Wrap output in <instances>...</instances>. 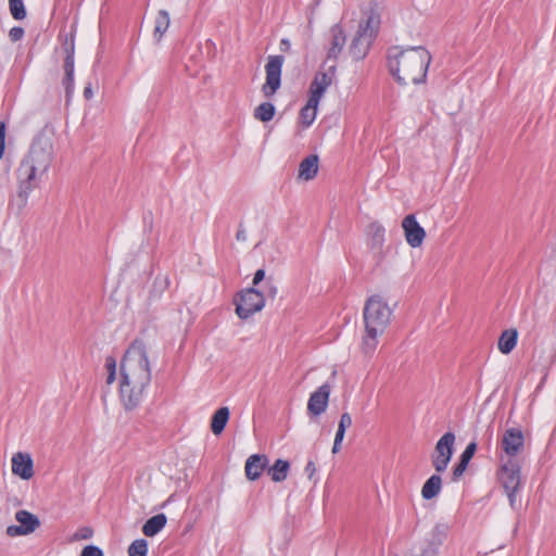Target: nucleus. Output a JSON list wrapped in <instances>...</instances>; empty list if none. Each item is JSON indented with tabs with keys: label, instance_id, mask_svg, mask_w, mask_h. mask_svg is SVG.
<instances>
[{
	"label": "nucleus",
	"instance_id": "1",
	"mask_svg": "<svg viewBox=\"0 0 556 556\" xmlns=\"http://www.w3.org/2000/svg\"><path fill=\"white\" fill-rule=\"evenodd\" d=\"M151 381L148 352L142 340L136 339L126 350L121 362L119 396L126 410L139 406L146 388Z\"/></svg>",
	"mask_w": 556,
	"mask_h": 556
},
{
	"label": "nucleus",
	"instance_id": "2",
	"mask_svg": "<svg viewBox=\"0 0 556 556\" xmlns=\"http://www.w3.org/2000/svg\"><path fill=\"white\" fill-rule=\"evenodd\" d=\"M431 60L430 52L421 46L405 49L392 47L388 51L389 71L402 86L425 83Z\"/></svg>",
	"mask_w": 556,
	"mask_h": 556
},
{
	"label": "nucleus",
	"instance_id": "3",
	"mask_svg": "<svg viewBox=\"0 0 556 556\" xmlns=\"http://www.w3.org/2000/svg\"><path fill=\"white\" fill-rule=\"evenodd\" d=\"M392 314V308L380 295L375 294L367 299L363 311L365 333L362 339V351L364 354L371 355L376 351L378 339L387 330Z\"/></svg>",
	"mask_w": 556,
	"mask_h": 556
},
{
	"label": "nucleus",
	"instance_id": "4",
	"mask_svg": "<svg viewBox=\"0 0 556 556\" xmlns=\"http://www.w3.org/2000/svg\"><path fill=\"white\" fill-rule=\"evenodd\" d=\"M380 27V15L375 8H370L366 13V18L362 20L358 29L349 47V52L355 61L363 60L376 39Z\"/></svg>",
	"mask_w": 556,
	"mask_h": 556
},
{
	"label": "nucleus",
	"instance_id": "5",
	"mask_svg": "<svg viewBox=\"0 0 556 556\" xmlns=\"http://www.w3.org/2000/svg\"><path fill=\"white\" fill-rule=\"evenodd\" d=\"M53 161L52 142L45 137L36 138L29 149L28 154L22 160L29 167L46 176Z\"/></svg>",
	"mask_w": 556,
	"mask_h": 556
},
{
	"label": "nucleus",
	"instance_id": "6",
	"mask_svg": "<svg viewBox=\"0 0 556 556\" xmlns=\"http://www.w3.org/2000/svg\"><path fill=\"white\" fill-rule=\"evenodd\" d=\"M233 302L239 318L248 319L264 307L265 294L255 288H248L237 293Z\"/></svg>",
	"mask_w": 556,
	"mask_h": 556
},
{
	"label": "nucleus",
	"instance_id": "7",
	"mask_svg": "<svg viewBox=\"0 0 556 556\" xmlns=\"http://www.w3.org/2000/svg\"><path fill=\"white\" fill-rule=\"evenodd\" d=\"M455 439L454 432L447 431L438 440L431 455V463L437 472L446 470L454 453Z\"/></svg>",
	"mask_w": 556,
	"mask_h": 556
},
{
	"label": "nucleus",
	"instance_id": "8",
	"mask_svg": "<svg viewBox=\"0 0 556 556\" xmlns=\"http://www.w3.org/2000/svg\"><path fill=\"white\" fill-rule=\"evenodd\" d=\"M285 56L281 54L269 55L265 64L266 79L262 86L264 97L271 98L281 86V72Z\"/></svg>",
	"mask_w": 556,
	"mask_h": 556
},
{
	"label": "nucleus",
	"instance_id": "9",
	"mask_svg": "<svg viewBox=\"0 0 556 556\" xmlns=\"http://www.w3.org/2000/svg\"><path fill=\"white\" fill-rule=\"evenodd\" d=\"M498 481L503 486L504 491L521 490L520 465L513 459H508L500 468Z\"/></svg>",
	"mask_w": 556,
	"mask_h": 556
},
{
	"label": "nucleus",
	"instance_id": "10",
	"mask_svg": "<svg viewBox=\"0 0 556 556\" xmlns=\"http://www.w3.org/2000/svg\"><path fill=\"white\" fill-rule=\"evenodd\" d=\"M331 393V386L328 382L323 383L316 391H314L307 401V414L313 417H318L326 412Z\"/></svg>",
	"mask_w": 556,
	"mask_h": 556
},
{
	"label": "nucleus",
	"instance_id": "11",
	"mask_svg": "<svg viewBox=\"0 0 556 556\" xmlns=\"http://www.w3.org/2000/svg\"><path fill=\"white\" fill-rule=\"evenodd\" d=\"M65 59H64V77L62 80V85L65 89L66 99L70 98L74 93V73H75V46L74 40L71 42H65L64 45Z\"/></svg>",
	"mask_w": 556,
	"mask_h": 556
},
{
	"label": "nucleus",
	"instance_id": "12",
	"mask_svg": "<svg viewBox=\"0 0 556 556\" xmlns=\"http://www.w3.org/2000/svg\"><path fill=\"white\" fill-rule=\"evenodd\" d=\"M402 227L404 229L406 242L412 248H418L422 244L426 231L417 222L415 215L409 214L402 220Z\"/></svg>",
	"mask_w": 556,
	"mask_h": 556
},
{
	"label": "nucleus",
	"instance_id": "13",
	"mask_svg": "<svg viewBox=\"0 0 556 556\" xmlns=\"http://www.w3.org/2000/svg\"><path fill=\"white\" fill-rule=\"evenodd\" d=\"M336 71V64H332L329 67L328 72H318L316 73L313 81L309 85V99L312 101L320 102L325 91L332 83V76Z\"/></svg>",
	"mask_w": 556,
	"mask_h": 556
},
{
	"label": "nucleus",
	"instance_id": "14",
	"mask_svg": "<svg viewBox=\"0 0 556 556\" xmlns=\"http://www.w3.org/2000/svg\"><path fill=\"white\" fill-rule=\"evenodd\" d=\"M525 437L519 428L507 429L502 438L503 451L509 456L515 457L523 448Z\"/></svg>",
	"mask_w": 556,
	"mask_h": 556
},
{
	"label": "nucleus",
	"instance_id": "15",
	"mask_svg": "<svg viewBox=\"0 0 556 556\" xmlns=\"http://www.w3.org/2000/svg\"><path fill=\"white\" fill-rule=\"evenodd\" d=\"M346 43V35L341 24H334L330 28V46L327 52V59L334 62L341 54Z\"/></svg>",
	"mask_w": 556,
	"mask_h": 556
},
{
	"label": "nucleus",
	"instance_id": "16",
	"mask_svg": "<svg viewBox=\"0 0 556 556\" xmlns=\"http://www.w3.org/2000/svg\"><path fill=\"white\" fill-rule=\"evenodd\" d=\"M12 472L24 480L34 476V463L29 454L16 453L12 457Z\"/></svg>",
	"mask_w": 556,
	"mask_h": 556
},
{
	"label": "nucleus",
	"instance_id": "17",
	"mask_svg": "<svg viewBox=\"0 0 556 556\" xmlns=\"http://www.w3.org/2000/svg\"><path fill=\"white\" fill-rule=\"evenodd\" d=\"M269 459L265 454H253L245 462V476L249 480H257L268 467Z\"/></svg>",
	"mask_w": 556,
	"mask_h": 556
},
{
	"label": "nucleus",
	"instance_id": "18",
	"mask_svg": "<svg viewBox=\"0 0 556 556\" xmlns=\"http://www.w3.org/2000/svg\"><path fill=\"white\" fill-rule=\"evenodd\" d=\"M318 173V156L311 154L303 159L299 165V178L312 180Z\"/></svg>",
	"mask_w": 556,
	"mask_h": 556
},
{
	"label": "nucleus",
	"instance_id": "19",
	"mask_svg": "<svg viewBox=\"0 0 556 556\" xmlns=\"http://www.w3.org/2000/svg\"><path fill=\"white\" fill-rule=\"evenodd\" d=\"M166 522H167V517L165 516V514H157L151 518H149L143 527H142V532L146 536H154L156 535L160 531L163 530V528L166 526Z\"/></svg>",
	"mask_w": 556,
	"mask_h": 556
},
{
	"label": "nucleus",
	"instance_id": "20",
	"mask_svg": "<svg viewBox=\"0 0 556 556\" xmlns=\"http://www.w3.org/2000/svg\"><path fill=\"white\" fill-rule=\"evenodd\" d=\"M38 188V186L31 185V184H25L22 181H18V190L16 195L12 199L11 203L15 205L18 211H23L28 202V198L30 193Z\"/></svg>",
	"mask_w": 556,
	"mask_h": 556
},
{
	"label": "nucleus",
	"instance_id": "21",
	"mask_svg": "<svg viewBox=\"0 0 556 556\" xmlns=\"http://www.w3.org/2000/svg\"><path fill=\"white\" fill-rule=\"evenodd\" d=\"M319 102L308 98L306 104L300 110L299 118L304 128H308L315 122Z\"/></svg>",
	"mask_w": 556,
	"mask_h": 556
},
{
	"label": "nucleus",
	"instance_id": "22",
	"mask_svg": "<svg viewBox=\"0 0 556 556\" xmlns=\"http://www.w3.org/2000/svg\"><path fill=\"white\" fill-rule=\"evenodd\" d=\"M518 332L516 329H508L500 336L497 348L503 354H509L516 346Z\"/></svg>",
	"mask_w": 556,
	"mask_h": 556
},
{
	"label": "nucleus",
	"instance_id": "23",
	"mask_svg": "<svg viewBox=\"0 0 556 556\" xmlns=\"http://www.w3.org/2000/svg\"><path fill=\"white\" fill-rule=\"evenodd\" d=\"M290 470V463L286 459H277L273 466L268 467L267 473L274 482H282L287 479Z\"/></svg>",
	"mask_w": 556,
	"mask_h": 556
},
{
	"label": "nucleus",
	"instance_id": "24",
	"mask_svg": "<svg viewBox=\"0 0 556 556\" xmlns=\"http://www.w3.org/2000/svg\"><path fill=\"white\" fill-rule=\"evenodd\" d=\"M15 519L20 522L26 534L34 532L40 525L38 517L27 510L16 511Z\"/></svg>",
	"mask_w": 556,
	"mask_h": 556
},
{
	"label": "nucleus",
	"instance_id": "25",
	"mask_svg": "<svg viewBox=\"0 0 556 556\" xmlns=\"http://www.w3.org/2000/svg\"><path fill=\"white\" fill-rule=\"evenodd\" d=\"M18 181L25 184H31L39 187V181L43 177L40 173L29 167L27 163L21 162L20 167L17 169Z\"/></svg>",
	"mask_w": 556,
	"mask_h": 556
},
{
	"label": "nucleus",
	"instance_id": "26",
	"mask_svg": "<svg viewBox=\"0 0 556 556\" xmlns=\"http://www.w3.org/2000/svg\"><path fill=\"white\" fill-rule=\"evenodd\" d=\"M442 489V479L439 475L429 477L422 485L421 495L425 500L435 497Z\"/></svg>",
	"mask_w": 556,
	"mask_h": 556
},
{
	"label": "nucleus",
	"instance_id": "27",
	"mask_svg": "<svg viewBox=\"0 0 556 556\" xmlns=\"http://www.w3.org/2000/svg\"><path fill=\"white\" fill-rule=\"evenodd\" d=\"M229 415L230 413L228 407H220L214 413L211 421V430L214 434L217 435L224 431L228 422Z\"/></svg>",
	"mask_w": 556,
	"mask_h": 556
},
{
	"label": "nucleus",
	"instance_id": "28",
	"mask_svg": "<svg viewBox=\"0 0 556 556\" xmlns=\"http://www.w3.org/2000/svg\"><path fill=\"white\" fill-rule=\"evenodd\" d=\"M170 24L169 13L166 10H160L155 17L154 38L160 41Z\"/></svg>",
	"mask_w": 556,
	"mask_h": 556
},
{
	"label": "nucleus",
	"instance_id": "29",
	"mask_svg": "<svg viewBox=\"0 0 556 556\" xmlns=\"http://www.w3.org/2000/svg\"><path fill=\"white\" fill-rule=\"evenodd\" d=\"M276 108L271 102H263L254 109L253 116L261 122H269L274 118Z\"/></svg>",
	"mask_w": 556,
	"mask_h": 556
},
{
	"label": "nucleus",
	"instance_id": "30",
	"mask_svg": "<svg viewBox=\"0 0 556 556\" xmlns=\"http://www.w3.org/2000/svg\"><path fill=\"white\" fill-rule=\"evenodd\" d=\"M9 10L12 17L16 21H22L27 15L23 0H9Z\"/></svg>",
	"mask_w": 556,
	"mask_h": 556
},
{
	"label": "nucleus",
	"instance_id": "31",
	"mask_svg": "<svg viewBox=\"0 0 556 556\" xmlns=\"http://www.w3.org/2000/svg\"><path fill=\"white\" fill-rule=\"evenodd\" d=\"M149 551L148 542L144 539L135 540L128 547L129 556H147Z\"/></svg>",
	"mask_w": 556,
	"mask_h": 556
},
{
	"label": "nucleus",
	"instance_id": "32",
	"mask_svg": "<svg viewBox=\"0 0 556 556\" xmlns=\"http://www.w3.org/2000/svg\"><path fill=\"white\" fill-rule=\"evenodd\" d=\"M368 229L375 243L381 245L384 241V227L381 224L375 222L368 226Z\"/></svg>",
	"mask_w": 556,
	"mask_h": 556
},
{
	"label": "nucleus",
	"instance_id": "33",
	"mask_svg": "<svg viewBox=\"0 0 556 556\" xmlns=\"http://www.w3.org/2000/svg\"><path fill=\"white\" fill-rule=\"evenodd\" d=\"M468 467V463H466L464 459L459 458V462L456 464V466L453 468V480L457 481L466 471Z\"/></svg>",
	"mask_w": 556,
	"mask_h": 556
},
{
	"label": "nucleus",
	"instance_id": "34",
	"mask_svg": "<svg viewBox=\"0 0 556 556\" xmlns=\"http://www.w3.org/2000/svg\"><path fill=\"white\" fill-rule=\"evenodd\" d=\"M476 451H477V443L476 442H470L466 446L465 451L460 454L459 458L464 459L466 463L469 464V462L473 457Z\"/></svg>",
	"mask_w": 556,
	"mask_h": 556
},
{
	"label": "nucleus",
	"instance_id": "35",
	"mask_svg": "<svg viewBox=\"0 0 556 556\" xmlns=\"http://www.w3.org/2000/svg\"><path fill=\"white\" fill-rule=\"evenodd\" d=\"M519 492H520V490L505 491V493L508 497V501H509V505L514 510H517L520 507V501L518 500Z\"/></svg>",
	"mask_w": 556,
	"mask_h": 556
},
{
	"label": "nucleus",
	"instance_id": "36",
	"mask_svg": "<svg viewBox=\"0 0 556 556\" xmlns=\"http://www.w3.org/2000/svg\"><path fill=\"white\" fill-rule=\"evenodd\" d=\"M345 431L346 430L338 427L336 437H334V441H333V446H332L333 454H336L340 451L342 441L344 439Z\"/></svg>",
	"mask_w": 556,
	"mask_h": 556
},
{
	"label": "nucleus",
	"instance_id": "37",
	"mask_svg": "<svg viewBox=\"0 0 556 556\" xmlns=\"http://www.w3.org/2000/svg\"><path fill=\"white\" fill-rule=\"evenodd\" d=\"M80 556H104V553L99 546L87 545L81 549Z\"/></svg>",
	"mask_w": 556,
	"mask_h": 556
},
{
	"label": "nucleus",
	"instance_id": "38",
	"mask_svg": "<svg viewBox=\"0 0 556 556\" xmlns=\"http://www.w3.org/2000/svg\"><path fill=\"white\" fill-rule=\"evenodd\" d=\"M93 535V530L90 527L79 528L78 531L74 534L75 540H88Z\"/></svg>",
	"mask_w": 556,
	"mask_h": 556
},
{
	"label": "nucleus",
	"instance_id": "39",
	"mask_svg": "<svg viewBox=\"0 0 556 556\" xmlns=\"http://www.w3.org/2000/svg\"><path fill=\"white\" fill-rule=\"evenodd\" d=\"M265 294V299L266 298H270V299H275L277 293H278V288L277 286L273 282L271 279H268L266 281V289L265 291L263 292Z\"/></svg>",
	"mask_w": 556,
	"mask_h": 556
},
{
	"label": "nucleus",
	"instance_id": "40",
	"mask_svg": "<svg viewBox=\"0 0 556 556\" xmlns=\"http://www.w3.org/2000/svg\"><path fill=\"white\" fill-rule=\"evenodd\" d=\"M25 31L23 27L14 26L9 31V37L12 41H18L23 38Z\"/></svg>",
	"mask_w": 556,
	"mask_h": 556
},
{
	"label": "nucleus",
	"instance_id": "41",
	"mask_svg": "<svg viewBox=\"0 0 556 556\" xmlns=\"http://www.w3.org/2000/svg\"><path fill=\"white\" fill-rule=\"evenodd\" d=\"M351 425H352L351 415L349 413H343L340 417L338 427L346 430L348 428L351 427Z\"/></svg>",
	"mask_w": 556,
	"mask_h": 556
},
{
	"label": "nucleus",
	"instance_id": "42",
	"mask_svg": "<svg viewBox=\"0 0 556 556\" xmlns=\"http://www.w3.org/2000/svg\"><path fill=\"white\" fill-rule=\"evenodd\" d=\"M7 534L10 535V536H15V535H25L26 532L25 530L22 528V526H9L7 528Z\"/></svg>",
	"mask_w": 556,
	"mask_h": 556
},
{
	"label": "nucleus",
	"instance_id": "43",
	"mask_svg": "<svg viewBox=\"0 0 556 556\" xmlns=\"http://www.w3.org/2000/svg\"><path fill=\"white\" fill-rule=\"evenodd\" d=\"M5 147V125L0 122V160L3 156Z\"/></svg>",
	"mask_w": 556,
	"mask_h": 556
},
{
	"label": "nucleus",
	"instance_id": "44",
	"mask_svg": "<svg viewBox=\"0 0 556 556\" xmlns=\"http://www.w3.org/2000/svg\"><path fill=\"white\" fill-rule=\"evenodd\" d=\"M105 367L108 372H116V359L113 356H106Z\"/></svg>",
	"mask_w": 556,
	"mask_h": 556
},
{
	"label": "nucleus",
	"instance_id": "45",
	"mask_svg": "<svg viewBox=\"0 0 556 556\" xmlns=\"http://www.w3.org/2000/svg\"><path fill=\"white\" fill-rule=\"evenodd\" d=\"M264 278H265V270L263 268L257 269L254 274L253 285L257 286Z\"/></svg>",
	"mask_w": 556,
	"mask_h": 556
},
{
	"label": "nucleus",
	"instance_id": "46",
	"mask_svg": "<svg viewBox=\"0 0 556 556\" xmlns=\"http://www.w3.org/2000/svg\"><path fill=\"white\" fill-rule=\"evenodd\" d=\"M280 51L289 52L291 49V42L288 38H282L279 43Z\"/></svg>",
	"mask_w": 556,
	"mask_h": 556
},
{
	"label": "nucleus",
	"instance_id": "47",
	"mask_svg": "<svg viewBox=\"0 0 556 556\" xmlns=\"http://www.w3.org/2000/svg\"><path fill=\"white\" fill-rule=\"evenodd\" d=\"M305 472L307 473L308 478H312L314 473L316 472V466L313 460H309L305 466Z\"/></svg>",
	"mask_w": 556,
	"mask_h": 556
},
{
	"label": "nucleus",
	"instance_id": "48",
	"mask_svg": "<svg viewBox=\"0 0 556 556\" xmlns=\"http://www.w3.org/2000/svg\"><path fill=\"white\" fill-rule=\"evenodd\" d=\"M236 239L238 241H245L247 240V232H245V229L243 228L242 224H240V227L236 233Z\"/></svg>",
	"mask_w": 556,
	"mask_h": 556
},
{
	"label": "nucleus",
	"instance_id": "49",
	"mask_svg": "<svg viewBox=\"0 0 556 556\" xmlns=\"http://www.w3.org/2000/svg\"><path fill=\"white\" fill-rule=\"evenodd\" d=\"M92 88H91V84H88L85 89H84V97L89 100L92 98Z\"/></svg>",
	"mask_w": 556,
	"mask_h": 556
},
{
	"label": "nucleus",
	"instance_id": "50",
	"mask_svg": "<svg viewBox=\"0 0 556 556\" xmlns=\"http://www.w3.org/2000/svg\"><path fill=\"white\" fill-rule=\"evenodd\" d=\"M116 372H108L106 383L111 384L115 380Z\"/></svg>",
	"mask_w": 556,
	"mask_h": 556
}]
</instances>
